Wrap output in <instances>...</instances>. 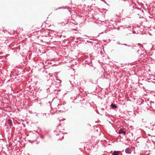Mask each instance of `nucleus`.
<instances>
[{"instance_id":"f257e3e1","label":"nucleus","mask_w":155,"mask_h":155,"mask_svg":"<svg viewBox=\"0 0 155 155\" xmlns=\"http://www.w3.org/2000/svg\"><path fill=\"white\" fill-rule=\"evenodd\" d=\"M125 152L126 153L130 154L131 153V150L130 148H127L126 149Z\"/></svg>"},{"instance_id":"f03ea898","label":"nucleus","mask_w":155,"mask_h":155,"mask_svg":"<svg viewBox=\"0 0 155 155\" xmlns=\"http://www.w3.org/2000/svg\"><path fill=\"white\" fill-rule=\"evenodd\" d=\"M119 134H125V132L123 130V129H120L119 130Z\"/></svg>"},{"instance_id":"7ed1b4c3","label":"nucleus","mask_w":155,"mask_h":155,"mask_svg":"<svg viewBox=\"0 0 155 155\" xmlns=\"http://www.w3.org/2000/svg\"><path fill=\"white\" fill-rule=\"evenodd\" d=\"M119 153V152L118 151H115L113 152V155H118Z\"/></svg>"},{"instance_id":"20e7f679","label":"nucleus","mask_w":155,"mask_h":155,"mask_svg":"<svg viewBox=\"0 0 155 155\" xmlns=\"http://www.w3.org/2000/svg\"><path fill=\"white\" fill-rule=\"evenodd\" d=\"M111 106L113 108H116L117 107V106L115 104H111Z\"/></svg>"},{"instance_id":"39448f33","label":"nucleus","mask_w":155,"mask_h":155,"mask_svg":"<svg viewBox=\"0 0 155 155\" xmlns=\"http://www.w3.org/2000/svg\"><path fill=\"white\" fill-rule=\"evenodd\" d=\"M8 124H9L10 125H11V124H12V123L11 122H10V121L9 120H8Z\"/></svg>"}]
</instances>
